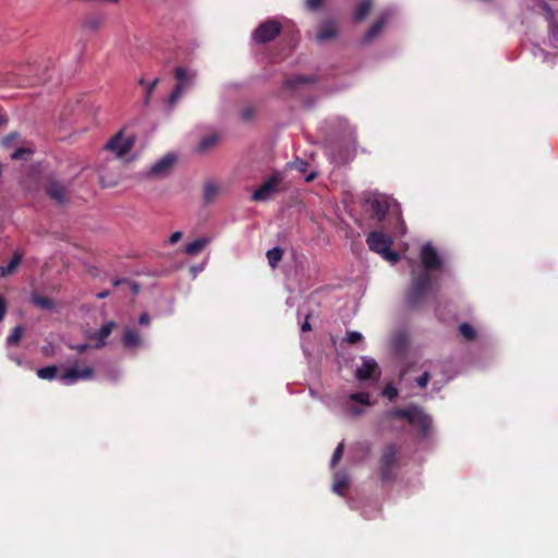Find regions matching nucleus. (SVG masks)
<instances>
[{
  "mask_svg": "<svg viewBox=\"0 0 558 558\" xmlns=\"http://www.w3.org/2000/svg\"><path fill=\"white\" fill-rule=\"evenodd\" d=\"M207 243H208L207 239H204V238L196 239L195 241L186 244L185 253L189 255H196L201 251L204 250V247L206 246Z\"/></svg>",
  "mask_w": 558,
  "mask_h": 558,
  "instance_id": "22",
  "label": "nucleus"
},
{
  "mask_svg": "<svg viewBox=\"0 0 558 558\" xmlns=\"http://www.w3.org/2000/svg\"><path fill=\"white\" fill-rule=\"evenodd\" d=\"M109 295H110V291L109 290H104V291L97 293L96 296H97V299L102 300V299H106Z\"/></svg>",
  "mask_w": 558,
  "mask_h": 558,
  "instance_id": "48",
  "label": "nucleus"
},
{
  "mask_svg": "<svg viewBox=\"0 0 558 558\" xmlns=\"http://www.w3.org/2000/svg\"><path fill=\"white\" fill-rule=\"evenodd\" d=\"M381 256L392 264H397L400 260V254L392 251L391 247L387 248Z\"/></svg>",
  "mask_w": 558,
  "mask_h": 558,
  "instance_id": "36",
  "label": "nucleus"
},
{
  "mask_svg": "<svg viewBox=\"0 0 558 558\" xmlns=\"http://www.w3.org/2000/svg\"><path fill=\"white\" fill-rule=\"evenodd\" d=\"M45 192L49 198L59 205H63L68 201V187L58 180H49L46 183Z\"/></svg>",
  "mask_w": 558,
  "mask_h": 558,
  "instance_id": "12",
  "label": "nucleus"
},
{
  "mask_svg": "<svg viewBox=\"0 0 558 558\" xmlns=\"http://www.w3.org/2000/svg\"><path fill=\"white\" fill-rule=\"evenodd\" d=\"M134 140L132 137L123 138L122 132L117 133L106 144V149L116 153L117 157H123L133 147Z\"/></svg>",
  "mask_w": 558,
  "mask_h": 558,
  "instance_id": "10",
  "label": "nucleus"
},
{
  "mask_svg": "<svg viewBox=\"0 0 558 558\" xmlns=\"http://www.w3.org/2000/svg\"><path fill=\"white\" fill-rule=\"evenodd\" d=\"M14 361H15V362H16V364H19V365H21V364H22V360H21V359H19V357H16Z\"/></svg>",
  "mask_w": 558,
  "mask_h": 558,
  "instance_id": "54",
  "label": "nucleus"
},
{
  "mask_svg": "<svg viewBox=\"0 0 558 558\" xmlns=\"http://www.w3.org/2000/svg\"><path fill=\"white\" fill-rule=\"evenodd\" d=\"M8 312V305L3 296L0 295V322L4 318Z\"/></svg>",
  "mask_w": 558,
  "mask_h": 558,
  "instance_id": "44",
  "label": "nucleus"
},
{
  "mask_svg": "<svg viewBox=\"0 0 558 558\" xmlns=\"http://www.w3.org/2000/svg\"><path fill=\"white\" fill-rule=\"evenodd\" d=\"M292 167H294L295 169H298L300 172H304L307 168V162L302 160V159H296L293 163H292Z\"/></svg>",
  "mask_w": 558,
  "mask_h": 558,
  "instance_id": "43",
  "label": "nucleus"
},
{
  "mask_svg": "<svg viewBox=\"0 0 558 558\" xmlns=\"http://www.w3.org/2000/svg\"><path fill=\"white\" fill-rule=\"evenodd\" d=\"M32 303L43 310H51L53 307V302L50 298L34 294L32 296Z\"/></svg>",
  "mask_w": 558,
  "mask_h": 558,
  "instance_id": "26",
  "label": "nucleus"
},
{
  "mask_svg": "<svg viewBox=\"0 0 558 558\" xmlns=\"http://www.w3.org/2000/svg\"><path fill=\"white\" fill-rule=\"evenodd\" d=\"M301 329H302V331L311 330V325L307 319L302 324Z\"/></svg>",
  "mask_w": 558,
  "mask_h": 558,
  "instance_id": "49",
  "label": "nucleus"
},
{
  "mask_svg": "<svg viewBox=\"0 0 558 558\" xmlns=\"http://www.w3.org/2000/svg\"><path fill=\"white\" fill-rule=\"evenodd\" d=\"M105 23V17L101 15H93L88 16L84 23L83 27L90 31V32H97Z\"/></svg>",
  "mask_w": 558,
  "mask_h": 558,
  "instance_id": "21",
  "label": "nucleus"
},
{
  "mask_svg": "<svg viewBox=\"0 0 558 558\" xmlns=\"http://www.w3.org/2000/svg\"><path fill=\"white\" fill-rule=\"evenodd\" d=\"M459 332L461 333V336H463L466 340H470V341L474 340L476 337L475 329L468 323H462L459 326Z\"/></svg>",
  "mask_w": 558,
  "mask_h": 558,
  "instance_id": "29",
  "label": "nucleus"
},
{
  "mask_svg": "<svg viewBox=\"0 0 558 558\" xmlns=\"http://www.w3.org/2000/svg\"><path fill=\"white\" fill-rule=\"evenodd\" d=\"M282 177L279 172L272 173L251 196L253 202H266L274 197L278 191Z\"/></svg>",
  "mask_w": 558,
  "mask_h": 558,
  "instance_id": "7",
  "label": "nucleus"
},
{
  "mask_svg": "<svg viewBox=\"0 0 558 558\" xmlns=\"http://www.w3.org/2000/svg\"><path fill=\"white\" fill-rule=\"evenodd\" d=\"M174 77L178 82L168 98V105L171 108L181 97L183 89L185 87H190L193 84L194 80L196 78V72L194 70H187L183 66H177L174 69Z\"/></svg>",
  "mask_w": 558,
  "mask_h": 558,
  "instance_id": "4",
  "label": "nucleus"
},
{
  "mask_svg": "<svg viewBox=\"0 0 558 558\" xmlns=\"http://www.w3.org/2000/svg\"><path fill=\"white\" fill-rule=\"evenodd\" d=\"M362 339H363V336L359 331H349L347 333V338H345L347 342L350 344H355V343L362 341Z\"/></svg>",
  "mask_w": 558,
  "mask_h": 558,
  "instance_id": "38",
  "label": "nucleus"
},
{
  "mask_svg": "<svg viewBox=\"0 0 558 558\" xmlns=\"http://www.w3.org/2000/svg\"><path fill=\"white\" fill-rule=\"evenodd\" d=\"M384 417L386 420H407L410 425L417 429L418 436L422 438L427 437L432 428V418L421 407L415 404L388 410L384 413Z\"/></svg>",
  "mask_w": 558,
  "mask_h": 558,
  "instance_id": "1",
  "label": "nucleus"
},
{
  "mask_svg": "<svg viewBox=\"0 0 558 558\" xmlns=\"http://www.w3.org/2000/svg\"><path fill=\"white\" fill-rule=\"evenodd\" d=\"M182 235H183V234H182V232H181V231H175V232H173V233L170 235V238H169V242H170L171 244H174V243H177L178 241H180V240H181Z\"/></svg>",
  "mask_w": 558,
  "mask_h": 558,
  "instance_id": "46",
  "label": "nucleus"
},
{
  "mask_svg": "<svg viewBox=\"0 0 558 558\" xmlns=\"http://www.w3.org/2000/svg\"><path fill=\"white\" fill-rule=\"evenodd\" d=\"M314 179H315V173H311V174H308V175L306 177V181H307V182H311V181H313Z\"/></svg>",
  "mask_w": 558,
  "mask_h": 558,
  "instance_id": "52",
  "label": "nucleus"
},
{
  "mask_svg": "<svg viewBox=\"0 0 558 558\" xmlns=\"http://www.w3.org/2000/svg\"><path fill=\"white\" fill-rule=\"evenodd\" d=\"M95 377V369L90 365L77 366V362L69 366L59 377L64 385H73L80 380H92Z\"/></svg>",
  "mask_w": 558,
  "mask_h": 558,
  "instance_id": "5",
  "label": "nucleus"
},
{
  "mask_svg": "<svg viewBox=\"0 0 558 558\" xmlns=\"http://www.w3.org/2000/svg\"><path fill=\"white\" fill-rule=\"evenodd\" d=\"M7 121H8L7 117H5V116H3V114H0V126H1V125H3V124H5V123H7Z\"/></svg>",
  "mask_w": 558,
  "mask_h": 558,
  "instance_id": "50",
  "label": "nucleus"
},
{
  "mask_svg": "<svg viewBox=\"0 0 558 558\" xmlns=\"http://www.w3.org/2000/svg\"><path fill=\"white\" fill-rule=\"evenodd\" d=\"M371 209V219L381 222L389 211V201L384 196H375L367 199Z\"/></svg>",
  "mask_w": 558,
  "mask_h": 558,
  "instance_id": "11",
  "label": "nucleus"
},
{
  "mask_svg": "<svg viewBox=\"0 0 558 558\" xmlns=\"http://www.w3.org/2000/svg\"><path fill=\"white\" fill-rule=\"evenodd\" d=\"M432 283L433 277L427 271H421L413 277L405 296L407 306L411 310L418 308L424 303Z\"/></svg>",
  "mask_w": 558,
  "mask_h": 558,
  "instance_id": "3",
  "label": "nucleus"
},
{
  "mask_svg": "<svg viewBox=\"0 0 558 558\" xmlns=\"http://www.w3.org/2000/svg\"><path fill=\"white\" fill-rule=\"evenodd\" d=\"M23 258V254L20 251H15L10 263L7 266H1L0 271L2 277H9L13 275L20 266Z\"/></svg>",
  "mask_w": 558,
  "mask_h": 558,
  "instance_id": "16",
  "label": "nucleus"
},
{
  "mask_svg": "<svg viewBox=\"0 0 558 558\" xmlns=\"http://www.w3.org/2000/svg\"><path fill=\"white\" fill-rule=\"evenodd\" d=\"M159 83V78H155L151 83L147 84L146 93L144 98V105L147 106L149 104L150 97Z\"/></svg>",
  "mask_w": 558,
  "mask_h": 558,
  "instance_id": "35",
  "label": "nucleus"
},
{
  "mask_svg": "<svg viewBox=\"0 0 558 558\" xmlns=\"http://www.w3.org/2000/svg\"><path fill=\"white\" fill-rule=\"evenodd\" d=\"M254 116V109L252 107H246L241 112V119L243 121H250Z\"/></svg>",
  "mask_w": 558,
  "mask_h": 558,
  "instance_id": "40",
  "label": "nucleus"
},
{
  "mask_svg": "<svg viewBox=\"0 0 558 558\" xmlns=\"http://www.w3.org/2000/svg\"><path fill=\"white\" fill-rule=\"evenodd\" d=\"M138 84L145 87L147 86L146 81L143 77L140 78Z\"/></svg>",
  "mask_w": 558,
  "mask_h": 558,
  "instance_id": "53",
  "label": "nucleus"
},
{
  "mask_svg": "<svg viewBox=\"0 0 558 558\" xmlns=\"http://www.w3.org/2000/svg\"><path fill=\"white\" fill-rule=\"evenodd\" d=\"M398 393V389L391 384L386 385V387L383 390V396L387 397L389 400H393L395 398H397Z\"/></svg>",
  "mask_w": 558,
  "mask_h": 558,
  "instance_id": "37",
  "label": "nucleus"
},
{
  "mask_svg": "<svg viewBox=\"0 0 558 558\" xmlns=\"http://www.w3.org/2000/svg\"><path fill=\"white\" fill-rule=\"evenodd\" d=\"M376 368L377 363L374 360H365L356 369V377L361 380L369 379Z\"/></svg>",
  "mask_w": 558,
  "mask_h": 558,
  "instance_id": "17",
  "label": "nucleus"
},
{
  "mask_svg": "<svg viewBox=\"0 0 558 558\" xmlns=\"http://www.w3.org/2000/svg\"><path fill=\"white\" fill-rule=\"evenodd\" d=\"M420 256L422 265L425 268L424 271L429 272L430 270H438L442 266L438 252L430 243H426L421 247Z\"/></svg>",
  "mask_w": 558,
  "mask_h": 558,
  "instance_id": "8",
  "label": "nucleus"
},
{
  "mask_svg": "<svg viewBox=\"0 0 558 558\" xmlns=\"http://www.w3.org/2000/svg\"><path fill=\"white\" fill-rule=\"evenodd\" d=\"M324 0H306L307 9L315 11L323 5Z\"/></svg>",
  "mask_w": 558,
  "mask_h": 558,
  "instance_id": "41",
  "label": "nucleus"
},
{
  "mask_svg": "<svg viewBox=\"0 0 558 558\" xmlns=\"http://www.w3.org/2000/svg\"><path fill=\"white\" fill-rule=\"evenodd\" d=\"M32 154H33L32 149L25 148V147H20V148H16L11 154V158L14 160H27Z\"/></svg>",
  "mask_w": 558,
  "mask_h": 558,
  "instance_id": "32",
  "label": "nucleus"
},
{
  "mask_svg": "<svg viewBox=\"0 0 558 558\" xmlns=\"http://www.w3.org/2000/svg\"><path fill=\"white\" fill-rule=\"evenodd\" d=\"M281 29L282 26L277 20L268 19L254 31L253 40L256 44L265 45L272 41L280 34Z\"/></svg>",
  "mask_w": 558,
  "mask_h": 558,
  "instance_id": "6",
  "label": "nucleus"
},
{
  "mask_svg": "<svg viewBox=\"0 0 558 558\" xmlns=\"http://www.w3.org/2000/svg\"><path fill=\"white\" fill-rule=\"evenodd\" d=\"M24 335V327L23 326H16L12 332L8 336L7 338V344L12 347V345H17L22 339Z\"/></svg>",
  "mask_w": 558,
  "mask_h": 558,
  "instance_id": "28",
  "label": "nucleus"
},
{
  "mask_svg": "<svg viewBox=\"0 0 558 558\" xmlns=\"http://www.w3.org/2000/svg\"><path fill=\"white\" fill-rule=\"evenodd\" d=\"M138 323H140L141 325H147V324H149V316H148V314H147V313H143V314L140 316V318H138Z\"/></svg>",
  "mask_w": 558,
  "mask_h": 558,
  "instance_id": "47",
  "label": "nucleus"
},
{
  "mask_svg": "<svg viewBox=\"0 0 558 558\" xmlns=\"http://www.w3.org/2000/svg\"><path fill=\"white\" fill-rule=\"evenodd\" d=\"M313 82H314V78L311 76L296 75L290 80H287L284 84L287 87H289L291 89H295L301 84L313 83Z\"/></svg>",
  "mask_w": 558,
  "mask_h": 558,
  "instance_id": "27",
  "label": "nucleus"
},
{
  "mask_svg": "<svg viewBox=\"0 0 558 558\" xmlns=\"http://www.w3.org/2000/svg\"><path fill=\"white\" fill-rule=\"evenodd\" d=\"M17 137V134L16 133H11L10 135L5 136L3 140H2V144L4 146H10L11 143Z\"/></svg>",
  "mask_w": 558,
  "mask_h": 558,
  "instance_id": "45",
  "label": "nucleus"
},
{
  "mask_svg": "<svg viewBox=\"0 0 558 558\" xmlns=\"http://www.w3.org/2000/svg\"><path fill=\"white\" fill-rule=\"evenodd\" d=\"M399 461L400 446L395 442L387 444L378 461V474L383 483H389L396 478L395 470L399 466Z\"/></svg>",
  "mask_w": 558,
  "mask_h": 558,
  "instance_id": "2",
  "label": "nucleus"
},
{
  "mask_svg": "<svg viewBox=\"0 0 558 558\" xmlns=\"http://www.w3.org/2000/svg\"><path fill=\"white\" fill-rule=\"evenodd\" d=\"M123 281H124L123 279H114V280L112 281V283H113V286H114V287H118V286H120Z\"/></svg>",
  "mask_w": 558,
  "mask_h": 558,
  "instance_id": "51",
  "label": "nucleus"
},
{
  "mask_svg": "<svg viewBox=\"0 0 558 558\" xmlns=\"http://www.w3.org/2000/svg\"><path fill=\"white\" fill-rule=\"evenodd\" d=\"M337 35H338V32H337V28L333 25V23L325 22L320 25V27L316 34V39L318 41H327V40L336 38Z\"/></svg>",
  "mask_w": 558,
  "mask_h": 558,
  "instance_id": "15",
  "label": "nucleus"
},
{
  "mask_svg": "<svg viewBox=\"0 0 558 558\" xmlns=\"http://www.w3.org/2000/svg\"><path fill=\"white\" fill-rule=\"evenodd\" d=\"M343 451H344V442L341 441L337 448L335 449L333 453H332V457H331V460H330V466L331 468H335L339 461L341 460L342 456H343Z\"/></svg>",
  "mask_w": 558,
  "mask_h": 558,
  "instance_id": "33",
  "label": "nucleus"
},
{
  "mask_svg": "<svg viewBox=\"0 0 558 558\" xmlns=\"http://www.w3.org/2000/svg\"><path fill=\"white\" fill-rule=\"evenodd\" d=\"M366 243L371 251L381 255L387 248L391 247L392 240L380 231H372L366 238Z\"/></svg>",
  "mask_w": 558,
  "mask_h": 558,
  "instance_id": "9",
  "label": "nucleus"
},
{
  "mask_svg": "<svg viewBox=\"0 0 558 558\" xmlns=\"http://www.w3.org/2000/svg\"><path fill=\"white\" fill-rule=\"evenodd\" d=\"M175 161V155L167 154L151 166L150 173L155 175H163L174 166Z\"/></svg>",
  "mask_w": 558,
  "mask_h": 558,
  "instance_id": "13",
  "label": "nucleus"
},
{
  "mask_svg": "<svg viewBox=\"0 0 558 558\" xmlns=\"http://www.w3.org/2000/svg\"><path fill=\"white\" fill-rule=\"evenodd\" d=\"M122 343L125 348H136L141 344V337L135 330L126 328L122 336Z\"/></svg>",
  "mask_w": 558,
  "mask_h": 558,
  "instance_id": "18",
  "label": "nucleus"
},
{
  "mask_svg": "<svg viewBox=\"0 0 558 558\" xmlns=\"http://www.w3.org/2000/svg\"><path fill=\"white\" fill-rule=\"evenodd\" d=\"M383 26H384V21L383 20H379V21H376L369 28L368 31L365 33L364 35V38H363V41L365 44L372 41L383 29Z\"/></svg>",
  "mask_w": 558,
  "mask_h": 558,
  "instance_id": "25",
  "label": "nucleus"
},
{
  "mask_svg": "<svg viewBox=\"0 0 558 558\" xmlns=\"http://www.w3.org/2000/svg\"><path fill=\"white\" fill-rule=\"evenodd\" d=\"M372 10V0H363L355 9L354 20L356 22L363 21Z\"/></svg>",
  "mask_w": 558,
  "mask_h": 558,
  "instance_id": "20",
  "label": "nucleus"
},
{
  "mask_svg": "<svg viewBox=\"0 0 558 558\" xmlns=\"http://www.w3.org/2000/svg\"><path fill=\"white\" fill-rule=\"evenodd\" d=\"M219 193V186L213 181H207L204 184L203 198L206 204L211 203Z\"/></svg>",
  "mask_w": 558,
  "mask_h": 558,
  "instance_id": "19",
  "label": "nucleus"
},
{
  "mask_svg": "<svg viewBox=\"0 0 558 558\" xmlns=\"http://www.w3.org/2000/svg\"><path fill=\"white\" fill-rule=\"evenodd\" d=\"M269 266L271 268H276L279 262L283 257V250L281 247H274L269 250L266 254Z\"/></svg>",
  "mask_w": 558,
  "mask_h": 558,
  "instance_id": "24",
  "label": "nucleus"
},
{
  "mask_svg": "<svg viewBox=\"0 0 558 558\" xmlns=\"http://www.w3.org/2000/svg\"><path fill=\"white\" fill-rule=\"evenodd\" d=\"M430 379V374L428 372H424L418 378H416V384L421 388H425Z\"/></svg>",
  "mask_w": 558,
  "mask_h": 558,
  "instance_id": "39",
  "label": "nucleus"
},
{
  "mask_svg": "<svg viewBox=\"0 0 558 558\" xmlns=\"http://www.w3.org/2000/svg\"><path fill=\"white\" fill-rule=\"evenodd\" d=\"M348 487V480L344 476L338 477L332 485V490L338 495H343Z\"/></svg>",
  "mask_w": 558,
  "mask_h": 558,
  "instance_id": "31",
  "label": "nucleus"
},
{
  "mask_svg": "<svg viewBox=\"0 0 558 558\" xmlns=\"http://www.w3.org/2000/svg\"><path fill=\"white\" fill-rule=\"evenodd\" d=\"M116 328L114 322H108L107 324L102 325L101 328L96 331L94 335H92L90 339H97V343L93 345L95 349H100L106 345V339L111 335L113 329Z\"/></svg>",
  "mask_w": 558,
  "mask_h": 558,
  "instance_id": "14",
  "label": "nucleus"
},
{
  "mask_svg": "<svg viewBox=\"0 0 558 558\" xmlns=\"http://www.w3.org/2000/svg\"><path fill=\"white\" fill-rule=\"evenodd\" d=\"M216 142H217L216 135H208L199 142L197 149H198V151L204 153L207 149H209L210 147H213L216 144Z\"/></svg>",
  "mask_w": 558,
  "mask_h": 558,
  "instance_id": "30",
  "label": "nucleus"
},
{
  "mask_svg": "<svg viewBox=\"0 0 558 558\" xmlns=\"http://www.w3.org/2000/svg\"><path fill=\"white\" fill-rule=\"evenodd\" d=\"M37 376L40 379L53 380L58 376V367L56 365H49L37 369Z\"/></svg>",
  "mask_w": 558,
  "mask_h": 558,
  "instance_id": "23",
  "label": "nucleus"
},
{
  "mask_svg": "<svg viewBox=\"0 0 558 558\" xmlns=\"http://www.w3.org/2000/svg\"><path fill=\"white\" fill-rule=\"evenodd\" d=\"M69 348H70L71 350H75V351H77L78 353H84V352H86L89 348H92V345H90V344H88V343H81V344H71V345H69Z\"/></svg>",
  "mask_w": 558,
  "mask_h": 558,
  "instance_id": "42",
  "label": "nucleus"
},
{
  "mask_svg": "<svg viewBox=\"0 0 558 558\" xmlns=\"http://www.w3.org/2000/svg\"><path fill=\"white\" fill-rule=\"evenodd\" d=\"M350 399L352 401H355L360 404H364V405H369L371 404V401H369V393L367 392H355V393H352L350 396Z\"/></svg>",
  "mask_w": 558,
  "mask_h": 558,
  "instance_id": "34",
  "label": "nucleus"
}]
</instances>
